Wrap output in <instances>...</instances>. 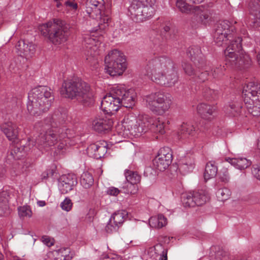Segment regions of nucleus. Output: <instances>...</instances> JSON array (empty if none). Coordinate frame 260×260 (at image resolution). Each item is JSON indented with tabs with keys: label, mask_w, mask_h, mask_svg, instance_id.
Segmentation results:
<instances>
[{
	"label": "nucleus",
	"mask_w": 260,
	"mask_h": 260,
	"mask_svg": "<svg viewBox=\"0 0 260 260\" xmlns=\"http://www.w3.org/2000/svg\"><path fill=\"white\" fill-rule=\"evenodd\" d=\"M145 70V74L159 85L173 87L179 80L178 71L174 63L165 56L154 57L149 59Z\"/></svg>",
	"instance_id": "nucleus-1"
},
{
	"label": "nucleus",
	"mask_w": 260,
	"mask_h": 260,
	"mask_svg": "<svg viewBox=\"0 0 260 260\" xmlns=\"http://www.w3.org/2000/svg\"><path fill=\"white\" fill-rule=\"evenodd\" d=\"M54 116H49L44 120V129H46L45 134H41L37 138L35 145L40 150H42L49 146H54L58 143L55 150V153L59 155L64 153L66 150L67 140L68 137V129L58 128Z\"/></svg>",
	"instance_id": "nucleus-2"
},
{
	"label": "nucleus",
	"mask_w": 260,
	"mask_h": 260,
	"mask_svg": "<svg viewBox=\"0 0 260 260\" xmlns=\"http://www.w3.org/2000/svg\"><path fill=\"white\" fill-rule=\"evenodd\" d=\"M135 98L133 90H126L122 85H115L103 98L101 109L106 114H113L121 106L132 108L135 105Z\"/></svg>",
	"instance_id": "nucleus-3"
},
{
	"label": "nucleus",
	"mask_w": 260,
	"mask_h": 260,
	"mask_svg": "<svg viewBox=\"0 0 260 260\" xmlns=\"http://www.w3.org/2000/svg\"><path fill=\"white\" fill-rule=\"evenodd\" d=\"M54 100L51 89L47 86H38L28 93L27 110L34 116H39L49 110Z\"/></svg>",
	"instance_id": "nucleus-4"
},
{
	"label": "nucleus",
	"mask_w": 260,
	"mask_h": 260,
	"mask_svg": "<svg viewBox=\"0 0 260 260\" xmlns=\"http://www.w3.org/2000/svg\"><path fill=\"white\" fill-rule=\"evenodd\" d=\"M60 94L65 98L77 100L89 105L93 101V94L89 85L81 80H67L62 83Z\"/></svg>",
	"instance_id": "nucleus-5"
},
{
	"label": "nucleus",
	"mask_w": 260,
	"mask_h": 260,
	"mask_svg": "<svg viewBox=\"0 0 260 260\" xmlns=\"http://www.w3.org/2000/svg\"><path fill=\"white\" fill-rule=\"evenodd\" d=\"M152 121L153 118L147 115L139 116L138 119L132 114L128 115L124 117L122 124L118 125V129H121L118 133L124 137L129 135L139 137L150 130Z\"/></svg>",
	"instance_id": "nucleus-6"
},
{
	"label": "nucleus",
	"mask_w": 260,
	"mask_h": 260,
	"mask_svg": "<svg viewBox=\"0 0 260 260\" xmlns=\"http://www.w3.org/2000/svg\"><path fill=\"white\" fill-rule=\"evenodd\" d=\"M242 38L237 37L224 51L225 65L239 70L248 68L251 63L249 56L242 50Z\"/></svg>",
	"instance_id": "nucleus-7"
},
{
	"label": "nucleus",
	"mask_w": 260,
	"mask_h": 260,
	"mask_svg": "<svg viewBox=\"0 0 260 260\" xmlns=\"http://www.w3.org/2000/svg\"><path fill=\"white\" fill-rule=\"evenodd\" d=\"M39 29L44 36L55 45L65 42L69 35L67 27L63 26L59 20L42 24Z\"/></svg>",
	"instance_id": "nucleus-8"
},
{
	"label": "nucleus",
	"mask_w": 260,
	"mask_h": 260,
	"mask_svg": "<svg viewBox=\"0 0 260 260\" xmlns=\"http://www.w3.org/2000/svg\"><path fill=\"white\" fill-rule=\"evenodd\" d=\"M147 107L153 112L162 115L170 108L172 98L162 91L152 93L145 98Z\"/></svg>",
	"instance_id": "nucleus-9"
},
{
	"label": "nucleus",
	"mask_w": 260,
	"mask_h": 260,
	"mask_svg": "<svg viewBox=\"0 0 260 260\" xmlns=\"http://www.w3.org/2000/svg\"><path fill=\"white\" fill-rule=\"evenodd\" d=\"M105 70L111 76L121 75L126 68L125 57L117 49L111 50L105 57Z\"/></svg>",
	"instance_id": "nucleus-10"
},
{
	"label": "nucleus",
	"mask_w": 260,
	"mask_h": 260,
	"mask_svg": "<svg viewBox=\"0 0 260 260\" xmlns=\"http://www.w3.org/2000/svg\"><path fill=\"white\" fill-rule=\"evenodd\" d=\"M140 0H132L128 8V15L136 22H142L152 18L155 12L154 6L145 4Z\"/></svg>",
	"instance_id": "nucleus-11"
},
{
	"label": "nucleus",
	"mask_w": 260,
	"mask_h": 260,
	"mask_svg": "<svg viewBox=\"0 0 260 260\" xmlns=\"http://www.w3.org/2000/svg\"><path fill=\"white\" fill-rule=\"evenodd\" d=\"M235 29V26L228 20H223L216 24L214 38L215 42L218 45L221 46L225 42L233 39L234 35L232 34Z\"/></svg>",
	"instance_id": "nucleus-12"
},
{
	"label": "nucleus",
	"mask_w": 260,
	"mask_h": 260,
	"mask_svg": "<svg viewBox=\"0 0 260 260\" xmlns=\"http://www.w3.org/2000/svg\"><path fill=\"white\" fill-rule=\"evenodd\" d=\"M212 11L203 6L194 8L193 15L190 19L192 26L197 27L200 25L207 26L213 21Z\"/></svg>",
	"instance_id": "nucleus-13"
},
{
	"label": "nucleus",
	"mask_w": 260,
	"mask_h": 260,
	"mask_svg": "<svg viewBox=\"0 0 260 260\" xmlns=\"http://www.w3.org/2000/svg\"><path fill=\"white\" fill-rule=\"evenodd\" d=\"M102 41V37L98 38L93 35H85L84 37V43L87 50L85 53L86 60L89 62H93L96 57L99 55L98 48Z\"/></svg>",
	"instance_id": "nucleus-14"
},
{
	"label": "nucleus",
	"mask_w": 260,
	"mask_h": 260,
	"mask_svg": "<svg viewBox=\"0 0 260 260\" xmlns=\"http://www.w3.org/2000/svg\"><path fill=\"white\" fill-rule=\"evenodd\" d=\"M172 154L169 147L161 148L158 155L153 160V166L155 170L164 171L171 164Z\"/></svg>",
	"instance_id": "nucleus-15"
},
{
	"label": "nucleus",
	"mask_w": 260,
	"mask_h": 260,
	"mask_svg": "<svg viewBox=\"0 0 260 260\" xmlns=\"http://www.w3.org/2000/svg\"><path fill=\"white\" fill-rule=\"evenodd\" d=\"M113 125V119L103 115L95 116L91 124L92 128L98 133L106 132L110 130Z\"/></svg>",
	"instance_id": "nucleus-16"
},
{
	"label": "nucleus",
	"mask_w": 260,
	"mask_h": 260,
	"mask_svg": "<svg viewBox=\"0 0 260 260\" xmlns=\"http://www.w3.org/2000/svg\"><path fill=\"white\" fill-rule=\"evenodd\" d=\"M77 184V179L76 176L68 174L61 177L58 187L61 193L65 194L72 190L73 187Z\"/></svg>",
	"instance_id": "nucleus-17"
},
{
	"label": "nucleus",
	"mask_w": 260,
	"mask_h": 260,
	"mask_svg": "<svg viewBox=\"0 0 260 260\" xmlns=\"http://www.w3.org/2000/svg\"><path fill=\"white\" fill-rule=\"evenodd\" d=\"M187 54L199 69L202 68L205 64V59L199 46H193L189 47Z\"/></svg>",
	"instance_id": "nucleus-18"
},
{
	"label": "nucleus",
	"mask_w": 260,
	"mask_h": 260,
	"mask_svg": "<svg viewBox=\"0 0 260 260\" xmlns=\"http://www.w3.org/2000/svg\"><path fill=\"white\" fill-rule=\"evenodd\" d=\"M16 49L20 56L25 58L31 57L35 50L34 44L23 40H21L17 42Z\"/></svg>",
	"instance_id": "nucleus-19"
},
{
	"label": "nucleus",
	"mask_w": 260,
	"mask_h": 260,
	"mask_svg": "<svg viewBox=\"0 0 260 260\" xmlns=\"http://www.w3.org/2000/svg\"><path fill=\"white\" fill-rule=\"evenodd\" d=\"M88 153L99 159L105 156L107 152V145L106 142H101L90 145L87 149Z\"/></svg>",
	"instance_id": "nucleus-20"
},
{
	"label": "nucleus",
	"mask_w": 260,
	"mask_h": 260,
	"mask_svg": "<svg viewBox=\"0 0 260 260\" xmlns=\"http://www.w3.org/2000/svg\"><path fill=\"white\" fill-rule=\"evenodd\" d=\"M85 7V11L90 17L94 19L101 16L103 5L98 0H87Z\"/></svg>",
	"instance_id": "nucleus-21"
},
{
	"label": "nucleus",
	"mask_w": 260,
	"mask_h": 260,
	"mask_svg": "<svg viewBox=\"0 0 260 260\" xmlns=\"http://www.w3.org/2000/svg\"><path fill=\"white\" fill-rule=\"evenodd\" d=\"M1 130L10 140L17 138L19 130L17 124L12 121L4 123L1 126Z\"/></svg>",
	"instance_id": "nucleus-22"
},
{
	"label": "nucleus",
	"mask_w": 260,
	"mask_h": 260,
	"mask_svg": "<svg viewBox=\"0 0 260 260\" xmlns=\"http://www.w3.org/2000/svg\"><path fill=\"white\" fill-rule=\"evenodd\" d=\"M249 112L254 116L260 115V93L250 99H244Z\"/></svg>",
	"instance_id": "nucleus-23"
},
{
	"label": "nucleus",
	"mask_w": 260,
	"mask_h": 260,
	"mask_svg": "<svg viewBox=\"0 0 260 260\" xmlns=\"http://www.w3.org/2000/svg\"><path fill=\"white\" fill-rule=\"evenodd\" d=\"M260 93V84L255 81L249 82L243 88L242 94L244 96V99H250L253 96H257Z\"/></svg>",
	"instance_id": "nucleus-24"
},
{
	"label": "nucleus",
	"mask_w": 260,
	"mask_h": 260,
	"mask_svg": "<svg viewBox=\"0 0 260 260\" xmlns=\"http://www.w3.org/2000/svg\"><path fill=\"white\" fill-rule=\"evenodd\" d=\"M124 175L127 181L129 183V187L133 188V190H128V193H135L138 190L136 184L140 181V176L137 172L130 170H125Z\"/></svg>",
	"instance_id": "nucleus-25"
},
{
	"label": "nucleus",
	"mask_w": 260,
	"mask_h": 260,
	"mask_svg": "<svg viewBox=\"0 0 260 260\" xmlns=\"http://www.w3.org/2000/svg\"><path fill=\"white\" fill-rule=\"evenodd\" d=\"M70 249L68 248H62L55 251L49 252L47 253L48 260H71L73 256L70 255Z\"/></svg>",
	"instance_id": "nucleus-26"
},
{
	"label": "nucleus",
	"mask_w": 260,
	"mask_h": 260,
	"mask_svg": "<svg viewBox=\"0 0 260 260\" xmlns=\"http://www.w3.org/2000/svg\"><path fill=\"white\" fill-rule=\"evenodd\" d=\"M196 128L189 123H183L180 129V139H185L193 137L196 134Z\"/></svg>",
	"instance_id": "nucleus-27"
},
{
	"label": "nucleus",
	"mask_w": 260,
	"mask_h": 260,
	"mask_svg": "<svg viewBox=\"0 0 260 260\" xmlns=\"http://www.w3.org/2000/svg\"><path fill=\"white\" fill-rule=\"evenodd\" d=\"M226 160L229 162L231 165L234 166L235 168L243 170L246 169L249 167L251 162L250 160L247 159L245 157L239 158H228Z\"/></svg>",
	"instance_id": "nucleus-28"
},
{
	"label": "nucleus",
	"mask_w": 260,
	"mask_h": 260,
	"mask_svg": "<svg viewBox=\"0 0 260 260\" xmlns=\"http://www.w3.org/2000/svg\"><path fill=\"white\" fill-rule=\"evenodd\" d=\"M215 110L214 106L207 105L205 103L199 104L197 107L198 113L204 119H210L211 116Z\"/></svg>",
	"instance_id": "nucleus-29"
},
{
	"label": "nucleus",
	"mask_w": 260,
	"mask_h": 260,
	"mask_svg": "<svg viewBox=\"0 0 260 260\" xmlns=\"http://www.w3.org/2000/svg\"><path fill=\"white\" fill-rule=\"evenodd\" d=\"M149 223L153 228L160 229L167 224V219L162 214H158L157 216L151 217L149 220Z\"/></svg>",
	"instance_id": "nucleus-30"
},
{
	"label": "nucleus",
	"mask_w": 260,
	"mask_h": 260,
	"mask_svg": "<svg viewBox=\"0 0 260 260\" xmlns=\"http://www.w3.org/2000/svg\"><path fill=\"white\" fill-rule=\"evenodd\" d=\"M9 196L6 192L0 193V216H4L9 213L8 206Z\"/></svg>",
	"instance_id": "nucleus-31"
},
{
	"label": "nucleus",
	"mask_w": 260,
	"mask_h": 260,
	"mask_svg": "<svg viewBox=\"0 0 260 260\" xmlns=\"http://www.w3.org/2000/svg\"><path fill=\"white\" fill-rule=\"evenodd\" d=\"M192 193L196 206H202L209 200L208 194L204 190L194 191Z\"/></svg>",
	"instance_id": "nucleus-32"
},
{
	"label": "nucleus",
	"mask_w": 260,
	"mask_h": 260,
	"mask_svg": "<svg viewBox=\"0 0 260 260\" xmlns=\"http://www.w3.org/2000/svg\"><path fill=\"white\" fill-rule=\"evenodd\" d=\"M257 1L260 3V0ZM250 14L253 16V26H260V4H252L250 7Z\"/></svg>",
	"instance_id": "nucleus-33"
},
{
	"label": "nucleus",
	"mask_w": 260,
	"mask_h": 260,
	"mask_svg": "<svg viewBox=\"0 0 260 260\" xmlns=\"http://www.w3.org/2000/svg\"><path fill=\"white\" fill-rule=\"evenodd\" d=\"M166 123L160 119H155L153 118V121L151 122L150 130L155 133L162 135L165 133Z\"/></svg>",
	"instance_id": "nucleus-34"
},
{
	"label": "nucleus",
	"mask_w": 260,
	"mask_h": 260,
	"mask_svg": "<svg viewBox=\"0 0 260 260\" xmlns=\"http://www.w3.org/2000/svg\"><path fill=\"white\" fill-rule=\"evenodd\" d=\"M217 173V168L212 162H209L207 164L204 177L206 181L214 177Z\"/></svg>",
	"instance_id": "nucleus-35"
},
{
	"label": "nucleus",
	"mask_w": 260,
	"mask_h": 260,
	"mask_svg": "<svg viewBox=\"0 0 260 260\" xmlns=\"http://www.w3.org/2000/svg\"><path fill=\"white\" fill-rule=\"evenodd\" d=\"M194 161L191 158L183 160L179 166L180 171L183 175H185L192 171L194 169Z\"/></svg>",
	"instance_id": "nucleus-36"
},
{
	"label": "nucleus",
	"mask_w": 260,
	"mask_h": 260,
	"mask_svg": "<svg viewBox=\"0 0 260 260\" xmlns=\"http://www.w3.org/2000/svg\"><path fill=\"white\" fill-rule=\"evenodd\" d=\"M186 0H177L176 6L180 12L182 13L189 14L193 13L194 8L196 7L191 6L186 2Z\"/></svg>",
	"instance_id": "nucleus-37"
},
{
	"label": "nucleus",
	"mask_w": 260,
	"mask_h": 260,
	"mask_svg": "<svg viewBox=\"0 0 260 260\" xmlns=\"http://www.w3.org/2000/svg\"><path fill=\"white\" fill-rule=\"evenodd\" d=\"M127 213L124 210L118 211L113 214L110 218L114 223H116L121 226L124 221L127 217Z\"/></svg>",
	"instance_id": "nucleus-38"
},
{
	"label": "nucleus",
	"mask_w": 260,
	"mask_h": 260,
	"mask_svg": "<svg viewBox=\"0 0 260 260\" xmlns=\"http://www.w3.org/2000/svg\"><path fill=\"white\" fill-rule=\"evenodd\" d=\"M93 178L90 173L88 172L83 173L80 178V183L84 188H90L93 185Z\"/></svg>",
	"instance_id": "nucleus-39"
},
{
	"label": "nucleus",
	"mask_w": 260,
	"mask_h": 260,
	"mask_svg": "<svg viewBox=\"0 0 260 260\" xmlns=\"http://www.w3.org/2000/svg\"><path fill=\"white\" fill-rule=\"evenodd\" d=\"M181 199L182 204L184 207H194L196 206L192 192L183 194Z\"/></svg>",
	"instance_id": "nucleus-40"
},
{
	"label": "nucleus",
	"mask_w": 260,
	"mask_h": 260,
	"mask_svg": "<svg viewBox=\"0 0 260 260\" xmlns=\"http://www.w3.org/2000/svg\"><path fill=\"white\" fill-rule=\"evenodd\" d=\"M242 108V105L240 102H234L229 104L226 108V113L233 116L240 112Z\"/></svg>",
	"instance_id": "nucleus-41"
},
{
	"label": "nucleus",
	"mask_w": 260,
	"mask_h": 260,
	"mask_svg": "<svg viewBox=\"0 0 260 260\" xmlns=\"http://www.w3.org/2000/svg\"><path fill=\"white\" fill-rule=\"evenodd\" d=\"M231 195L230 190L227 188L219 189L216 192V196L219 201H224L227 200Z\"/></svg>",
	"instance_id": "nucleus-42"
},
{
	"label": "nucleus",
	"mask_w": 260,
	"mask_h": 260,
	"mask_svg": "<svg viewBox=\"0 0 260 260\" xmlns=\"http://www.w3.org/2000/svg\"><path fill=\"white\" fill-rule=\"evenodd\" d=\"M183 70L185 73L189 76L192 77L194 78V76L197 75V71L193 68L192 65L187 62H183L182 64Z\"/></svg>",
	"instance_id": "nucleus-43"
},
{
	"label": "nucleus",
	"mask_w": 260,
	"mask_h": 260,
	"mask_svg": "<svg viewBox=\"0 0 260 260\" xmlns=\"http://www.w3.org/2000/svg\"><path fill=\"white\" fill-rule=\"evenodd\" d=\"M18 214L21 218L30 217L32 216V212L28 206H23L18 208Z\"/></svg>",
	"instance_id": "nucleus-44"
},
{
	"label": "nucleus",
	"mask_w": 260,
	"mask_h": 260,
	"mask_svg": "<svg viewBox=\"0 0 260 260\" xmlns=\"http://www.w3.org/2000/svg\"><path fill=\"white\" fill-rule=\"evenodd\" d=\"M35 147L34 142L32 140H28V142L20 147H17L15 150V153L16 151L20 152V153H26L30 151Z\"/></svg>",
	"instance_id": "nucleus-45"
},
{
	"label": "nucleus",
	"mask_w": 260,
	"mask_h": 260,
	"mask_svg": "<svg viewBox=\"0 0 260 260\" xmlns=\"http://www.w3.org/2000/svg\"><path fill=\"white\" fill-rule=\"evenodd\" d=\"M202 93L203 96L209 100L215 99L217 95V91L214 90L208 87L204 88Z\"/></svg>",
	"instance_id": "nucleus-46"
},
{
	"label": "nucleus",
	"mask_w": 260,
	"mask_h": 260,
	"mask_svg": "<svg viewBox=\"0 0 260 260\" xmlns=\"http://www.w3.org/2000/svg\"><path fill=\"white\" fill-rule=\"evenodd\" d=\"M119 227L120 226L118 225L116 223H114L113 221L110 219L108 223L105 227V230L108 233H112L117 232Z\"/></svg>",
	"instance_id": "nucleus-47"
},
{
	"label": "nucleus",
	"mask_w": 260,
	"mask_h": 260,
	"mask_svg": "<svg viewBox=\"0 0 260 260\" xmlns=\"http://www.w3.org/2000/svg\"><path fill=\"white\" fill-rule=\"evenodd\" d=\"M64 5L67 10L72 11L74 12H75L78 8L77 3L74 1L66 0L64 1Z\"/></svg>",
	"instance_id": "nucleus-48"
},
{
	"label": "nucleus",
	"mask_w": 260,
	"mask_h": 260,
	"mask_svg": "<svg viewBox=\"0 0 260 260\" xmlns=\"http://www.w3.org/2000/svg\"><path fill=\"white\" fill-rule=\"evenodd\" d=\"M225 70V67L220 65L214 69V70L212 71L211 74L213 78H218L224 74Z\"/></svg>",
	"instance_id": "nucleus-49"
},
{
	"label": "nucleus",
	"mask_w": 260,
	"mask_h": 260,
	"mask_svg": "<svg viewBox=\"0 0 260 260\" xmlns=\"http://www.w3.org/2000/svg\"><path fill=\"white\" fill-rule=\"evenodd\" d=\"M73 206V203L70 199L66 198L60 204V207L63 210L69 211L71 210Z\"/></svg>",
	"instance_id": "nucleus-50"
},
{
	"label": "nucleus",
	"mask_w": 260,
	"mask_h": 260,
	"mask_svg": "<svg viewBox=\"0 0 260 260\" xmlns=\"http://www.w3.org/2000/svg\"><path fill=\"white\" fill-rule=\"evenodd\" d=\"M201 71H199V72L198 71H197V75L194 76V79H196V78H198L200 81L204 82L205 81L208 79L209 73L207 71L202 72L200 73H199Z\"/></svg>",
	"instance_id": "nucleus-51"
},
{
	"label": "nucleus",
	"mask_w": 260,
	"mask_h": 260,
	"mask_svg": "<svg viewBox=\"0 0 260 260\" xmlns=\"http://www.w3.org/2000/svg\"><path fill=\"white\" fill-rule=\"evenodd\" d=\"M219 179L224 182H228L230 180V176L228 170L226 169H223L219 173Z\"/></svg>",
	"instance_id": "nucleus-52"
},
{
	"label": "nucleus",
	"mask_w": 260,
	"mask_h": 260,
	"mask_svg": "<svg viewBox=\"0 0 260 260\" xmlns=\"http://www.w3.org/2000/svg\"><path fill=\"white\" fill-rule=\"evenodd\" d=\"M252 173L255 177L260 181V164L253 166Z\"/></svg>",
	"instance_id": "nucleus-53"
},
{
	"label": "nucleus",
	"mask_w": 260,
	"mask_h": 260,
	"mask_svg": "<svg viewBox=\"0 0 260 260\" xmlns=\"http://www.w3.org/2000/svg\"><path fill=\"white\" fill-rule=\"evenodd\" d=\"M106 192L110 196H117L120 192V190L117 188L111 186L107 189Z\"/></svg>",
	"instance_id": "nucleus-54"
},
{
	"label": "nucleus",
	"mask_w": 260,
	"mask_h": 260,
	"mask_svg": "<svg viewBox=\"0 0 260 260\" xmlns=\"http://www.w3.org/2000/svg\"><path fill=\"white\" fill-rule=\"evenodd\" d=\"M42 241L44 244L49 247L52 246L54 244L53 239L47 236H43L42 237Z\"/></svg>",
	"instance_id": "nucleus-55"
},
{
	"label": "nucleus",
	"mask_w": 260,
	"mask_h": 260,
	"mask_svg": "<svg viewBox=\"0 0 260 260\" xmlns=\"http://www.w3.org/2000/svg\"><path fill=\"white\" fill-rule=\"evenodd\" d=\"M153 169L151 167H146L144 172V176L146 177H150L151 175H153Z\"/></svg>",
	"instance_id": "nucleus-56"
},
{
	"label": "nucleus",
	"mask_w": 260,
	"mask_h": 260,
	"mask_svg": "<svg viewBox=\"0 0 260 260\" xmlns=\"http://www.w3.org/2000/svg\"><path fill=\"white\" fill-rule=\"evenodd\" d=\"M119 258L117 255L109 254L103 257V260H118Z\"/></svg>",
	"instance_id": "nucleus-57"
},
{
	"label": "nucleus",
	"mask_w": 260,
	"mask_h": 260,
	"mask_svg": "<svg viewBox=\"0 0 260 260\" xmlns=\"http://www.w3.org/2000/svg\"><path fill=\"white\" fill-rule=\"evenodd\" d=\"M167 249H164L160 254L159 260H168Z\"/></svg>",
	"instance_id": "nucleus-58"
},
{
	"label": "nucleus",
	"mask_w": 260,
	"mask_h": 260,
	"mask_svg": "<svg viewBox=\"0 0 260 260\" xmlns=\"http://www.w3.org/2000/svg\"><path fill=\"white\" fill-rule=\"evenodd\" d=\"M250 203L252 204H259L260 199L257 196L252 197L250 199Z\"/></svg>",
	"instance_id": "nucleus-59"
},
{
	"label": "nucleus",
	"mask_w": 260,
	"mask_h": 260,
	"mask_svg": "<svg viewBox=\"0 0 260 260\" xmlns=\"http://www.w3.org/2000/svg\"><path fill=\"white\" fill-rule=\"evenodd\" d=\"M53 173H54L53 170L50 169L47 171L46 175L47 176L49 177L50 176H52L53 175Z\"/></svg>",
	"instance_id": "nucleus-60"
},
{
	"label": "nucleus",
	"mask_w": 260,
	"mask_h": 260,
	"mask_svg": "<svg viewBox=\"0 0 260 260\" xmlns=\"http://www.w3.org/2000/svg\"><path fill=\"white\" fill-rule=\"evenodd\" d=\"M38 205L40 207H43L46 205V203L44 201H40L38 202Z\"/></svg>",
	"instance_id": "nucleus-61"
},
{
	"label": "nucleus",
	"mask_w": 260,
	"mask_h": 260,
	"mask_svg": "<svg viewBox=\"0 0 260 260\" xmlns=\"http://www.w3.org/2000/svg\"><path fill=\"white\" fill-rule=\"evenodd\" d=\"M164 31L165 32H169L170 30V26L169 25H166L164 27Z\"/></svg>",
	"instance_id": "nucleus-62"
},
{
	"label": "nucleus",
	"mask_w": 260,
	"mask_h": 260,
	"mask_svg": "<svg viewBox=\"0 0 260 260\" xmlns=\"http://www.w3.org/2000/svg\"><path fill=\"white\" fill-rule=\"evenodd\" d=\"M108 21H109V18H106V22H105V20L104 19V23L106 24H105L104 25V27H102V26H100V29L105 28L107 26H108L107 23H108Z\"/></svg>",
	"instance_id": "nucleus-63"
},
{
	"label": "nucleus",
	"mask_w": 260,
	"mask_h": 260,
	"mask_svg": "<svg viewBox=\"0 0 260 260\" xmlns=\"http://www.w3.org/2000/svg\"><path fill=\"white\" fill-rule=\"evenodd\" d=\"M240 31H241V33L242 34H243L244 36L246 35L247 32H246V30L245 29L242 28V29H241Z\"/></svg>",
	"instance_id": "nucleus-64"
}]
</instances>
